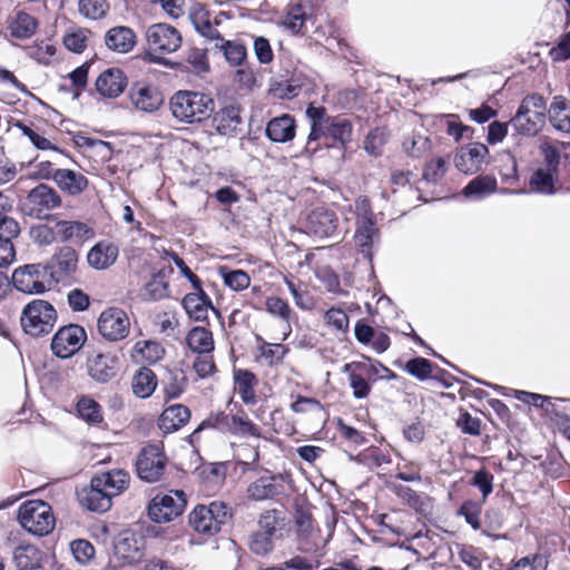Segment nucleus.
Segmentation results:
<instances>
[{"instance_id": "58836bf2", "label": "nucleus", "mask_w": 570, "mask_h": 570, "mask_svg": "<svg viewBox=\"0 0 570 570\" xmlns=\"http://www.w3.org/2000/svg\"><path fill=\"white\" fill-rule=\"evenodd\" d=\"M13 558L18 570L43 568L40 550L32 544H20L16 548Z\"/></svg>"}, {"instance_id": "412c9836", "label": "nucleus", "mask_w": 570, "mask_h": 570, "mask_svg": "<svg viewBox=\"0 0 570 570\" xmlns=\"http://www.w3.org/2000/svg\"><path fill=\"white\" fill-rule=\"evenodd\" d=\"M127 87V77L118 68H109L102 71L96 80V89L105 98L119 97Z\"/></svg>"}, {"instance_id": "338daca9", "label": "nucleus", "mask_w": 570, "mask_h": 570, "mask_svg": "<svg viewBox=\"0 0 570 570\" xmlns=\"http://www.w3.org/2000/svg\"><path fill=\"white\" fill-rule=\"evenodd\" d=\"M325 323L336 331L346 332L348 328V316L341 308H331L325 314Z\"/></svg>"}, {"instance_id": "e433bc0d", "label": "nucleus", "mask_w": 570, "mask_h": 570, "mask_svg": "<svg viewBox=\"0 0 570 570\" xmlns=\"http://www.w3.org/2000/svg\"><path fill=\"white\" fill-rule=\"evenodd\" d=\"M379 238V229L375 223L363 224L356 223L354 235L355 244L361 253L368 259L372 258L371 248Z\"/></svg>"}, {"instance_id": "bf43d9fd", "label": "nucleus", "mask_w": 570, "mask_h": 570, "mask_svg": "<svg viewBox=\"0 0 570 570\" xmlns=\"http://www.w3.org/2000/svg\"><path fill=\"white\" fill-rule=\"evenodd\" d=\"M261 356L267 362L269 366L276 365L283 361L288 352V348L282 344L264 343L259 347Z\"/></svg>"}, {"instance_id": "680f3d73", "label": "nucleus", "mask_w": 570, "mask_h": 570, "mask_svg": "<svg viewBox=\"0 0 570 570\" xmlns=\"http://www.w3.org/2000/svg\"><path fill=\"white\" fill-rule=\"evenodd\" d=\"M259 529L258 532H263L264 534L271 535L275 538L276 532L279 528V518L275 510H267L262 513L258 521Z\"/></svg>"}, {"instance_id": "603ef678", "label": "nucleus", "mask_w": 570, "mask_h": 570, "mask_svg": "<svg viewBox=\"0 0 570 570\" xmlns=\"http://www.w3.org/2000/svg\"><path fill=\"white\" fill-rule=\"evenodd\" d=\"M548 557L543 553H532L517 560L509 570H547Z\"/></svg>"}, {"instance_id": "aec40b11", "label": "nucleus", "mask_w": 570, "mask_h": 570, "mask_svg": "<svg viewBox=\"0 0 570 570\" xmlns=\"http://www.w3.org/2000/svg\"><path fill=\"white\" fill-rule=\"evenodd\" d=\"M284 476L282 474L263 475L253 481L247 488V495L254 501L274 499L284 493Z\"/></svg>"}, {"instance_id": "f257e3e1", "label": "nucleus", "mask_w": 570, "mask_h": 570, "mask_svg": "<svg viewBox=\"0 0 570 570\" xmlns=\"http://www.w3.org/2000/svg\"><path fill=\"white\" fill-rule=\"evenodd\" d=\"M145 41L144 61L174 68L175 65L166 56L176 52L183 45V36L177 28L166 22L153 23L146 29Z\"/></svg>"}, {"instance_id": "4d7b16f0", "label": "nucleus", "mask_w": 570, "mask_h": 570, "mask_svg": "<svg viewBox=\"0 0 570 570\" xmlns=\"http://www.w3.org/2000/svg\"><path fill=\"white\" fill-rule=\"evenodd\" d=\"M249 549L257 556H266L274 549V538L256 531L250 537Z\"/></svg>"}, {"instance_id": "4be33fe9", "label": "nucleus", "mask_w": 570, "mask_h": 570, "mask_svg": "<svg viewBox=\"0 0 570 570\" xmlns=\"http://www.w3.org/2000/svg\"><path fill=\"white\" fill-rule=\"evenodd\" d=\"M243 119L240 116V107L235 104L226 105L222 107L213 116V126L218 134L224 136H230L235 134Z\"/></svg>"}, {"instance_id": "cd10ccee", "label": "nucleus", "mask_w": 570, "mask_h": 570, "mask_svg": "<svg viewBox=\"0 0 570 570\" xmlns=\"http://www.w3.org/2000/svg\"><path fill=\"white\" fill-rule=\"evenodd\" d=\"M119 255L118 246L110 242H99L88 253V264L98 271L107 269L115 264Z\"/></svg>"}, {"instance_id": "39448f33", "label": "nucleus", "mask_w": 570, "mask_h": 570, "mask_svg": "<svg viewBox=\"0 0 570 570\" xmlns=\"http://www.w3.org/2000/svg\"><path fill=\"white\" fill-rule=\"evenodd\" d=\"M18 520L24 530L39 537L49 534L56 525L51 507L42 500L23 502L18 510Z\"/></svg>"}, {"instance_id": "1a4fd4ad", "label": "nucleus", "mask_w": 570, "mask_h": 570, "mask_svg": "<svg viewBox=\"0 0 570 570\" xmlns=\"http://www.w3.org/2000/svg\"><path fill=\"white\" fill-rule=\"evenodd\" d=\"M167 464L163 449L156 444H149L139 452L136 460L138 476L149 483L160 480Z\"/></svg>"}, {"instance_id": "6ab92c4d", "label": "nucleus", "mask_w": 570, "mask_h": 570, "mask_svg": "<svg viewBox=\"0 0 570 570\" xmlns=\"http://www.w3.org/2000/svg\"><path fill=\"white\" fill-rule=\"evenodd\" d=\"M338 226L336 214L327 208L318 207L307 216L306 227L313 235L324 238L335 234Z\"/></svg>"}, {"instance_id": "a18cd8bd", "label": "nucleus", "mask_w": 570, "mask_h": 570, "mask_svg": "<svg viewBox=\"0 0 570 570\" xmlns=\"http://www.w3.org/2000/svg\"><path fill=\"white\" fill-rule=\"evenodd\" d=\"M218 274L224 284L233 291H243L250 285V277L242 269H229L227 266H220Z\"/></svg>"}, {"instance_id": "473e14b6", "label": "nucleus", "mask_w": 570, "mask_h": 570, "mask_svg": "<svg viewBox=\"0 0 570 570\" xmlns=\"http://www.w3.org/2000/svg\"><path fill=\"white\" fill-rule=\"evenodd\" d=\"M549 119L553 128L562 132H570V101L556 96L548 109Z\"/></svg>"}, {"instance_id": "5fc2aeb1", "label": "nucleus", "mask_w": 570, "mask_h": 570, "mask_svg": "<svg viewBox=\"0 0 570 570\" xmlns=\"http://www.w3.org/2000/svg\"><path fill=\"white\" fill-rule=\"evenodd\" d=\"M430 139L421 135H413L403 141V149L411 157H421L430 150Z\"/></svg>"}, {"instance_id": "13d9d810", "label": "nucleus", "mask_w": 570, "mask_h": 570, "mask_svg": "<svg viewBox=\"0 0 570 570\" xmlns=\"http://www.w3.org/2000/svg\"><path fill=\"white\" fill-rule=\"evenodd\" d=\"M55 166L56 163L51 160L38 161V158H35L33 163L31 164L32 170L30 173V177L33 179H51L55 181L56 173L60 169L56 168Z\"/></svg>"}, {"instance_id": "052dcab7", "label": "nucleus", "mask_w": 570, "mask_h": 570, "mask_svg": "<svg viewBox=\"0 0 570 570\" xmlns=\"http://www.w3.org/2000/svg\"><path fill=\"white\" fill-rule=\"evenodd\" d=\"M541 156L543 158L542 166L550 171H558V166L560 163V149L557 145L550 142H543L540 146Z\"/></svg>"}, {"instance_id": "20e7f679", "label": "nucleus", "mask_w": 570, "mask_h": 570, "mask_svg": "<svg viewBox=\"0 0 570 570\" xmlns=\"http://www.w3.org/2000/svg\"><path fill=\"white\" fill-rule=\"evenodd\" d=\"M232 518V509L223 501H213L208 505L198 504L189 513V524L206 535L218 533Z\"/></svg>"}, {"instance_id": "9b49d317", "label": "nucleus", "mask_w": 570, "mask_h": 570, "mask_svg": "<svg viewBox=\"0 0 570 570\" xmlns=\"http://www.w3.org/2000/svg\"><path fill=\"white\" fill-rule=\"evenodd\" d=\"M129 330V317L121 308L110 307L104 311L98 318L99 333L110 342L126 338Z\"/></svg>"}, {"instance_id": "c9c22d12", "label": "nucleus", "mask_w": 570, "mask_h": 570, "mask_svg": "<svg viewBox=\"0 0 570 570\" xmlns=\"http://www.w3.org/2000/svg\"><path fill=\"white\" fill-rule=\"evenodd\" d=\"M557 173L538 167L529 179L530 190L533 193L551 195L556 193Z\"/></svg>"}, {"instance_id": "423d86ee", "label": "nucleus", "mask_w": 570, "mask_h": 570, "mask_svg": "<svg viewBox=\"0 0 570 570\" xmlns=\"http://www.w3.org/2000/svg\"><path fill=\"white\" fill-rule=\"evenodd\" d=\"M57 321L55 307L45 299H33L21 313L20 322L23 331L33 337L49 334Z\"/></svg>"}, {"instance_id": "f3484780", "label": "nucleus", "mask_w": 570, "mask_h": 570, "mask_svg": "<svg viewBox=\"0 0 570 570\" xmlns=\"http://www.w3.org/2000/svg\"><path fill=\"white\" fill-rule=\"evenodd\" d=\"M214 425L234 435L261 438L259 428L244 412L236 414L219 413L214 417Z\"/></svg>"}, {"instance_id": "774afa93", "label": "nucleus", "mask_w": 570, "mask_h": 570, "mask_svg": "<svg viewBox=\"0 0 570 570\" xmlns=\"http://www.w3.org/2000/svg\"><path fill=\"white\" fill-rule=\"evenodd\" d=\"M385 142V132L382 129L376 128L367 135L364 141V148L370 155L376 156L381 153Z\"/></svg>"}, {"instance_id": "b1692460", "label": "nucleus", "mask_w": 570, "mask_h": 570, "mask_svg": "<svg viewBox=\"0 0 570 570\" xmlns=\"http://www.w3.org/2000/svg\"><path fill=\"white\" fill-rule=\"evenodd\" d=\"M78 498L81 505L94 512H106L111 507L112 498L102 487H96L94 479H91L88 488H83L78 493Z\"/></svg>"}, {"instance_id": "09e8293b", "label": "nucleus", "mask_w": 570, "mask_h": 570, "mask_svg": "<svg viewBox=\"0 0 570 570\" xmlns=\"http://www.w3.org/2000/svg\"><path fill=\"white\" fill-rule=\"evenodd\" d=\"M497 180L490 176H481L471 180L464 188L468 197H483L495 190Z\"/></svg>"}, {"instance_id": "0eeeda50", "label": "nucleus", "mask_w": 570, "mask_h": 570, "mask_svg": "<svg viewBox=\"0 0 570 570\" xmlns=\"http://www.w3.org/2000/svg\"><path fill=\"white\" fill-rule=\"evenodd\" d=\"M186 498L183 491H169L157 494L148 505L149 518L158 523L170 522L183 513Z\"/></svg>"}, {"instance_id": "79ce46f5", "label": "nucleus", "mask_w": 570, "mask_h": 570, "mask_svg": "<svg viewBox=\"0 0 570 570\" xmlns=\"http://www.w3.org/2000/svg\"><path fill=\"white\" fill-rule=\"evenodd\" d=\"M237 391L245 404H254L256 402V393L254 386L257 383L255 375L247 370H238L235 373Z\"/></svg>"}, {"instance_id": "a878e982", "label": "nucleus", "mask_w": 570, "mask_h": 570, "mask_svg": "<svg viewBox=\"0 0 570 570\" xmlns=\"http://www.w3.org/2000/svg\"><path fill=\"white\" fill-rule=\"evenodd\" d=\"M190 411L183 404L166 407L158 419V426L164 433H173L188 423Z\"/></svg>"}, {"instance_id": "72a5a7b5", "label": "nucleus", "mask_w": 570, "mask_h": 570, "mask_svg": "<svg viewBox=\"0 0 570 570\" xmlns=\"http://www.w3.org/2000/svg\"><path fill=\"white\" fill-rule=\"evenodd\" d=\"M56 234L61 240H83L94 236L92 229L82 222L60 220L56 223Z\"/></svg>"}, {"instance_id": "4468645a", "label": "nucleus", "mask_w": 570, "mask_h": 570, "mask_svg": "<svg viewBox=\"0 0 570 570\" xmlns=\"http://www.w3.org/2000/svg\"><path fill=\"white\" fill-rule=\"evenodd\" d=\"M189 19L196 31L209 41L219 40L220 33L217 26L222 22L224 12H218L214 18L205 4L196 2L189 9Z\"/></svg>"}, {"instance_id": "37998d69", "label": "nucleus", "mask_w": 570, "mask_h": 570, "mask_svg": "<svg viewBox=\"0 0 570 570\" xmlns=\"http://www.w3.org/2000/svg\"><path fill=\"white\" fill-rule=\"evenodd\" d=\"M215 48H218L230 66H240L246 58V48L239 42L225 40L222 36L219 40H214Z\"/></svg>"}, {"instance_id": "e2e57ef3", "label": "nucleus", "mask_w": 570, "mask_h": 570, "mask_svg": "<svg viewBox=\"0 0 570 570\" xmlns=\"http://www.w3.org/2000/svg\"><path fill=\"white\" fill-rule=\"evenodd\" d=\"M471 484L481 491L484 501L493 491V475L487 470H479L474 473Z\"/></svg>"}, {"instance_id": "3c124183", "label": "nucleus", "mask_w": 570, "mask_h": 570, "mask_svg": "<svg viewBox=\"0 0 570 570\" xmlns=\"http://www.w3.org/2000/svg\"><path fill=\"white\" fill-rule=\"evenodd\" d=\"M459 559L470 570H481L485 559L484 552L473 546H463L459 550Z\"/></svg>"}, {"instance_id": "f704fd0d", "label": "nucleus", "mask_w": 570, "mask_h": 570, "mask_svg": "<svg viewBox=\"0 0 570 570\" xmlns=\"http://www.w3.org/2000/svg\"><path fill=\"white\" fill-rule=\"evenodd\" d=\"M157 387L156 374L148 367L139 368L132 376L131 389L140 399L149 397Z\"/></svg>"}, {"instance_id": "de8ad7c7", "label": "nucleus", "mask_w": 570, "mask_h": 570, "mask_svg": "<svg viewBox=\"0 0 570 570\" xmlns=\"http://www.w3.org/2000/svg\"><path fill=\"white\" fill-rule=\"evenodd\" d=\"M78 10L87 19L99 20L108 13L109 3L107 0H79Z\"/></svg>"}, {"instance_id": "6e6d98bb", "label": "nucleus", "mask_w": 570, "mask_h": 570, "mask_svg": "<svg viewBox=\"0 0 570 570\" xmlns=\"http://www.w3.org/2000/svg\"><path fill=\"white\" fill-rule=\"evenodd\" d=\"M432 367V363L424 357H414L405 364V371L420 381H424L431 376Z\"/></svg>"}, {"instance_id": "f8f14e48", "label": "nucleus", "mask_w": 570, "mask_h": 570, "mask_svg": "<svg viewBox=\"0 0 570 570\" xmlns=\"http://www.w3.org/2000/svg\"><path fill=\"white\" fill-rule=\"evenodd\" d=\"M86 340L87 334L81 326H63L55 334L51 350L58 357L68 358L81 348Z\"/></svg>"}, {"instance_id": "0e129e2a", "label": "nucleus", "mask_w": 570, "mask_h": 570, "mask_svg": "<svg viewBox=\"0 0 570 570\" xmlns=\"http://www.w3.org/2000/svg\"><path fill=\"white\" fill-rule=\"evenodd\" d=\"M70 550L75 559L80 563H86L95 554L94 546L87 540H75L70 543Z\"/></svg>"}, {"instance_id": "4c0bfd02", "label": "nucleus", "mask_w": 570, "mask_h": 570, "mask_svg": "<svg viewBox=\"0 0 570 570\" xmlns=\"http://www.w3.org/2000/svg\"><path fill=\"white\" fill-rule=\"evenodd\" d=\"M188 347L198 354H209L214 350V338L210 331L203 326L193 327L186 337Z\"/></svg>"}, {"instance_id": "2f4dec72", "label": "nucleus", "mask_w": 570, "mask_h": 570, "mask_svg": "<svg viewBox=\"0 0 570 570\" xmlns=\"http://www.w3.org/2000/svg\"><path fill=\"white\" fill-rule=\"evenodd\" d=\"M37 28V19L24 11H17L8 19V29L11 37L16 39H28L32 37Z\"/></svg>"}, {"instance_id": "393cba45", "label": "nucleus", "mask_w": 570, "mask_h": 570, "mask_svg": "<svg viewBox=\"0 0 570 570\" xmlns=\"http://www.w3.org/2000/svg\"><path fill=\"white\" fill-rule=\"evenodd\" d=\"M266 136L274 142H287L294 139L296 122L293 116L284 114L272 118L266 125Z\"/></svg>"}, {"instance_id": "ddd939ff", "label": "nucleus", "mask_w": 570, "mask_h": 570, "mask_svg": "<svg viewBox=\"0 0 570 570\" xmlns=\"http://www.w3.org/2000/svg\"><path fill=\"white\" fill-rule=\"evenodd\" d=\"M128 96L131 106L145 114L157 111L164 104V96L159 88L146 81L134 82Z\"/></svg>"}, {"instance_id": "7c9ffc66", "label": "nucleus", "mask_w": 570, "mask_h": 570, "mask_svg": "<svg viewBox=\"0 0 570 570\" xmlns=\"http://www.w3.org/2000/svg\"><path fill=\"white\" fill-rule=\"evenodd\" d=\"M55 183L62 191L70 196H77L86 190L89 181L81 173L71 169H59L56 173Z\"/></svg>"}, {"instance_id": "69168bd1", "label": "nucleus", "mask_w": 570, "mask_h": 570, "mask_svg": "<svg viewBox=\"0 0 570 570\" xmlns=\"http://www.w3.org/2000/svg\"><path fill=\"white\" fill-rule=\"evenodd\" d=\"M480 513L481 505L473 501H465L459 510V515H462L474 530L480 528Z\"/></svg>"}, {"instance_id": "2eb2a0df", "label": "nucleus", "mask_w": 570, "mask_h": 570, "mask_svg": "<svg viewBox=\"0 0 570 570\" xmlns=\"http://www.w3.org/2000/svg\"><path fill=\"white\" fill-rule=\"evenodd\" d=\"M489 149L484 144L471 142L461 147L454 156L455 167L464 174H475L487 163Z\"/></svg>"}, {"instance_id": "ea45409f", "label": "nucleus", "mask_w": 570, "mask_h": 570, "mask_svg": "<svg viewBox=\"0 0 570 570\" xmlns=\"http://www.w3.org/2000/svg\"><path fill=\"white\" fill-rule=\"evenodd\" d=\"M164 355L165 348L156 341H138L132 347V357L149 364L157 363Z\"/></svg>"}, {"instance_id": "c85d7f7f", "label": "nucleus", "mask_w": 570, "mask_h": 570, "mask_svg": "<svg viewBox=\"0 0 570 570\" xmlns=\"http://www.w3.org/2000/svg\"><path fill=\"white\" fill-rule=\"evenodd\" d=\"M181 304L189 317L195 321L206 320L208 309L213 307L209 297L202 288V283H199V289L184 296Z\"/></svg>"}, {"instance_id": "8fccbe9b", "label": "nucleus", "mask_w": 570, "mask_h": 570, "mask_svg": "<svg viewBox=\"0 0 570 570\" xmlns=\"http://www.w3.org/2000/svg\"><path fill=\"white\" fill-rule=\"evenodd\" d=\"M327 124L328 137L340 141L343 146L351 141L352 125L347 119L332 117Z\"/></svg>"}, {"instance_id": "c03bdc74", "label": "nucleus", "mask_w": 570, "mask_h": 570, "mask_svg": "<svg viewBox=\"0 0 570 570\" xmlns=\"http://www.w3.org/2000/svg\"><path fill=\"white\" fill-rule=\"evenodd\" d=\"M140 297L146 301H158L168 296V283L159 273L153 277L140 289Z\"/></svg>"}, {"instance_id": "9d476101", "label": "nucleus", "mask_w": 570, "mask_h": 570, "mask_svg": "<svg viewBox=\"0 0 570 570\" xmlns=\"http://www.w3.org/2000/svg\"><path fill=\"white\" fill-rule=\"evenodd\" d=\"M61 202V197L56 189L46 184H39L29 191L24 208L30 216L45 218L49 212L60 207Z\"/></svg>"}, {"instance_id": "a19ab883", "label": "nucleus", "mask_w": 570, "mask_h": 570, "mask_svg": "<svg viewBox=\"0 0 570 570\" xmlns=\"http://www.w3.org/2000/svg\"><path fill=\"white\" fill-rule=\"evenodd\" d=\"M308 18L309 14L307 13L305 6L302 3H293L287 7L281 24L292 35H298Z\"/></svg>"}, {"instance_id": "49530a36", "label": "nucleus", "mask_w": 570, "mask_h": 570, "mask_svg": "<svg viewBox=\"0 0 570 570\" xmlns=\"http://www.w3.org/2000/svg\"><path fill=\"white\" fill-rule=\"evenodd\" d=\"M77 412L82 420L90 424H97L104 420L101 406L88 396H81L78 400Z\"/></svg>"}, {"instance_id": "c756f323", "label": "nucleus", "mask_w": 570, "mask_h": 570, "mask_svg": "<svg viewBox=\"0 0 570 570\" xmlns=\"http://www.w3.org/2000/svg\"><path fill=\"white\" fill-rule=\"evenodd\" d=\"M115 364V356L98 353L88 360V373L95 381L106 383L116 375Z\"/></svg>"}, {"instance_id": "f03ea898", "label": "nucleus", "mask_w": 570, "mask_h": 570, "mask_svg": "<svg viewBox=\"0 0 570 570\" xmlns=\"http://www.w3.org/2000/svg\"><path fill=\"white\" fill-rule=\"evenodd\" d=\"M173 116L179 121L199 122L214 110V101L207 95L194 91H178L169 101Z\"/></svg>"}, {"instance_id": "7ed1b4c3", "label": "nucleus", "mask_w": 570, "mask_h": 570, "mask_svg": "<svg viewBox=\"0 0 570 570\" xmlns=\"http://www.w3.org/2000/svg\"><path fill=\"white\" fill-rule=\"evenodd\" d=\"M546 114L544 99L540 95H529L522 99L510 124L520 135L535 136L544 126Z\"/></svg>"}, {"instance_id": "bb28decb", "label": "nucleus", "mask_w": 570, "mask_h": 570, "mask_svg": "<svg viewBox=\"0 0 570 570\" xmlns=\"http://www.w3.org/2000/svg\"><path fill=\"white\" fill-rule=\"evenodd\" d=\"M92 479L95 480L96 487H102V489L114 498L128 488L130 475L125 470L116 469L98 474Z\"/></svg>"}, {"instance_id": "a211bd4d", "label": "nucleus", "mask_w": 570, "mask_h": 570, "mask_svg": "<svg viewBox=\"0 0 570 570\" xmlns=\"http://www.w3.org/2000/svg\"><path fill=\"white\" fill-rule=\"evenodd\" d=\"M78 253L69 246L62 247L48 263V276L51 282L59 283L77 269Z\"/></svg>"}, {"instance_id": "6e6552de", "label": "nucleus", "mask_w": 570, "mask_h": 570, "mask_svg": "<svg viewBox=\"0 0 570 570\" xmlns=\"http://www.w3.org/2000/svg\"><path fill=\"white\" fill-rule=\"evenodd\" d=\"M14 287L26 294H41L52 285L48 268L41 264H30L18 267L12 274Z\"/></svg>"}, {"instance_id": "864d4df0", "label": "nucleus", "mask_w": 570, "mask_h": 570, "mask_svg": "<svg viewBox=\"0 0 570 570\" xmlns=\"http://www.w3.org/2000/svg\"><path fill=\"white\" fill-rule=\"evenodd\" d=\"M449 163L444 158H435L429 161L423 170V180L426 183H439L445 175Z\"/></svg>"}, {"instance_id": "5701e85b", "label": "nucleus", "mask_w": 570, "mask_h": 570, "mask_svg": "<svg viewBox=\"0 0 570 570\" xmlns=\"http://www.w3.org/2000/svg\"><path fill=\"white\" fill-rule=\"evenodd\" d=\"M137 42L135 31L126 26L110 28L105 35V45L111 51L128 53Z\"/></svg>"}, {"instance_id": "dca6fc26", "label": "nucleus", "mask_w": 570, "mask_h": 570, "mask_svg": "<svg viewBox=\"0 0 570 570\" xmlns=\"http://www.w3.org/2000/svg\"><path fill=\"white\" fill-rule=\"evenodd\" d=\"M146 540L142 535L131 531H121L114 542L115 554L128 563H136L144 557Z\"/></svg>"}]
</instances>
